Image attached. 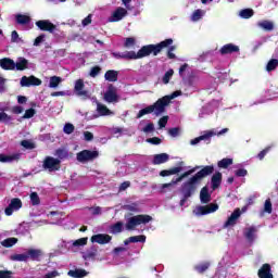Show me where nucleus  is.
Wrapping results in <instances>:
<instances>
[{
  "label": "nucleus",
  "instance_id": "obj_1",
  "mask_svg": "<svg viewBox=\"0 0 278 278\" xmlns=\"http://www.w3.org/2000/svg\"><path fill=\"white\" fill-rule=\"evenodd\" d=\"M173 45V38L165 39L156 45L142 46L141 49L136 53V51H130V56L132 60H142V58H149V55H160L164 49Z\"/></svg>",
  "mask_w": 278,
  "mask_h": 278
},
{
  "label": "nucleus",
  "instance_id": "obj_2",
  "mask_svg": "<svg viewBox=\"0 0 278 278\" xmlns=\"http://www.w3.org/2000/svg\"><path fill=\"white\" fill-rule=\"evenodd\" d=\"M214 165H205L203 166L197 174L191 176L187 184L191 185L193 188L197 189V186L205 179V177H210V175H214Z\"/></svg>",
  "mask_w": 278,
  "mask_h": 278
},
{
  "label": "nucleus",
  "instance_id": "obj_3",
  "mask_svg": "<svg viewBox=\"0 0 278 278\" xmlns=\"http://www.w3.org/2000/svg\"><path fill=\"white\" fill-rule=\"evenodd\" d=\"M153 220V217L151 215H136L130 217L126 223V229L127 231H134L138 225H147L148 223H151Z\"/></svg>",
  "mask_w": 278,
  "mask_h": 278
},
{
  "label": "nucleus",
  "instance_id": "obj_4",
  "mask_svg": "<svg viewBox=\"0 0 278 278\" xmlns=\"http://www.w3.org/2000/svg\"><path fill=\"white\" fill-rule=\"evenodd\" d=\"M153 112L156 116H160V114H164L166 112L162 101L159 100L154 104L141 109L137 114V118H142V116H147V114H153Z\"/></svg>",
  "mask_w": 278,
  "mask_h": 278
},
{
  "label": "nucleus",
  "instance_id": "obj_5",
  "mask_svg": "<svg viewBox=\"0 0 278 278\" xmlns=\"http://www.w3.org/2000/svg\"><path fill=\"white\" fill-rule=\"evenodd\" d=\"M99 157V151L97 150H83L76 154V160L80 164H86L88 162H94Z\"/></svg>",
  "mask_w": 278,
  "mask_h": 278
},
{
  "label": "nucleus",
  "instance_id": "obj_6",
  "mask_svg": "<svg viewBox=\"0 0 278 278\" xmlns=\"http://www.w3.org/2000/svg\"><path fill=\"white\" fill-rule=\"evenodd\" d=\"M86 85L84 84V79L79 78L75 81L74 92L76 97H80L84 101H88L92 97L89 90H86Z\"/></svg>",
  "mask_w": 278,
  "mask_h": 278
},
{
  "label": "nucleus",
  "instance_id": "obj_7",
  "mask_svg": "<svg viewBox=\"0 0 278 278\" xmlns=\"http://www.w3.org/2000/svg\"><path fill=\"white\" fill-rule=\"evenodd\" d=\"M62 161L60 159H55L53 156H46L42 163L43 170H49V173H55V170H60Z\"/></svg>",
  "mask_w": 278,
  "mask_h": 278
},
{
  "label": "nucleus",
  "instance_id": "obj_8",
  "mask_svg": "<svg viewBox=\"0 0 278 278\" xmlns=\"http://www.w3.org/2000/svg\"><path fill=\"white\" fill-rule=\"evenodd\" d=\"M103 99L106 103H118V89H116L114 85L110 84L104 92Z\"/></svg>",
  "mask_w": 278,
  "mask_h": 278
},
{
  "label": "nucleus",
  "instance_id": "obj_9",
  "mask_svg": "<svg viewBox=\"0 0 278 278\" xmlns=\"http://www.w3.org/2000/svg\"><path fill=\"white\" fill-rule=\"evenodd\" d=\"M182 199L180 200V206L184 207L186 205V201L192 197L197 192V187L189 185L188 181H185L181 185Z\"/></svg>",
  "mask_w": 278,
  "mask_h": 278
},
{
  "label": "nucleus",
  "instance_id": "obj_10",
  "mask_svg": "<svg viewBox=\"0 0 278 278\" xmlns=\"http://www.w3.org/2000/svg\"><path fill=\"white\" fill-rule=\"evenodd\" d=\"M218 210V204L216 203H211L207 205H199L193 210V214L195 216H205L207 214H214Z\"/></svg>",
  "mask_w": 278,
  "mask_h": 278
},
{
  "label": "nucleus",
  "instance_id": "obj_11",
  "mask_svg": "<svg viewBox=\"0 0 278 278\" xmlns=\"http://www.w3.org/2000/svg\"><path fill=\"white\" fill-rule=\"evenodd\" d=\"M21 86L22 88H29L31 86H42V80L34 75L27 77L23 76L21 78Z\"/></svg>",
  "mask_w": 278,
  "mask_h": 278
},
{
  "label": "nucleus",
  "instance_id": "obj_12",
  "mask_svg": "<svg viewBox=\"0 0 278 278\" xmlns=\"http://www.w3.org/2000/svg\"><path fill=\"white\" fill-rule=\"evenodd\" d=\"M35 25L41 31H49L50 34H53V31L56 29L55 24L51 23L49 20H39L35 23Z\"/></svg>",
  "mask_w": 278,
  "mask_h": 278
},
{
  "label": "nucleus",
  "instance_id": "obj_13",
  "mask_svg": "<svg viewBox=\"0 0 278 278\" xmlns=\"http://www.w3.org/2000/svg\"><path fill=\"white\" fill-rule=\"evenodd\" d=\"M21 207H23V201L18 198H13L4 210L5 216H12V214H14V210L18 211Z\"/></svg>",
  "mask_w": 278,
  "mask_h": 278
},
{
  "label": "nucleus",
  "instance_id": "obj_14",
  "mask_svg": "<svg viewBox=\"0 0 278 278\" xmlns=\"http://www.w3.org/2000/svg\"><path fill=\"white\" fill-rule=\"evenodd\" d=\"M257 276L258 278H275V276H273V267L270 264H263L257 271Z\"/></svg>",
  "mask_w": 278,
  "mask_h": 278
},
{
  "label": "nucleus",
  "instance_id": "obj_15",
  "mask_svg": "<svg viewBox=\"0 0 278 278\" xmlns=\"http://www.w3.org/2000/svg\"><path fill=\"white\" fill-rule=\"evenodd\" d=\"M91 242L97 244H110L112 242V236L108 233H98L91 237Z\"/></svg>",
  "mask_w": 278,
  "mask_h": 278
},
{
  "label": "nucleus",
  "instance_id": "obj_16",
  "mask_svg": "<svg viewBox=\"0 0 278 278\" xmlns=\"http://www.w3.org/2000/svg\"><path fill=\"white\" fill-rule=\"evenodd\" d=\"M240 216H242V211H240V208H236L225 222L224 227H233V225L238 223V218H240Z\"/></svg>",
  "mask_w": 278,
  "mask_h": 278
},
{
  "label": "nucleus",
  "instance_id": "obj_17",
  "mask_svg": "<svg viewBox=\"0 0 278 278\" xmlns=\"http://www.w3.org/2000/svg\"><path fill=\"white\" fill-rule=\"evenodd\" d=\"M239 52H240V47H238V46H236L233 43L224 45L219 49L220 55H229L231 53H239Z\"/></svg>",
  "mask_w": 278,
  "mask_h": 278
},
{
  "label": "nucleus",
  "instance_id": "obj_18",
  "mask_svg": "<svg viewBox=\"0 0 278 278\" xmlns=\"http://www.w3.org/2000/svg\"><path fill=\"white\" fill-rule=\"evenodd\" d=\"M0 67L2 71H16V62L10 58H3L0 60Z\"/></svg>",
  "mask_w": 278,
  "mask_h": 278
},
{
  "label": "nucleus",
  "instance_id": "obj_19",
  "mask_svg": "<svg viewBox=\"0 0 278 278\" xmlns=\"http://www.w3.org/2000/svg\"><path fill=\"white\" fill-rule=\"evenodd\" d=\"M124 16H127V9L119 7L113 12L111 23H118V21H123Z\"/></svg>",
  "mask_w": 278,
  "mask_h": 278
},
{
  "label": "nucleus",
  "instance_id": "obj_20",
  "mask_svg": "<svg viewBox=\"0 0 278 278\" xmlns=\"http://www.w3.org/2000/svg\"><path fill=\"white\" fill-rule=\"evenodd\" d=\"M169 160L170 155H168L167 153H160L153 156L152 164L154 166H160V164H166V162H168Z\"/></svg>",
  "mask_w": 278,
  "mask_h": 278
},
{
  "label": "nucleus",
  "instance_id": "obj_21",
  "mask_svg": "<svg viewBox=\"0 0 278 278\" xmlns=\"http://www.w3.org/2000/svg\"><path fill=\"white\" fill-rule=\"evenodd\" d=\"M201 169V166L197 165L193 168L182 173L180 176L177 178H173V184H179L186 179V177H190V175H193V173H197V170Z\"/></svg>",
  "mask_w": 278,
  "mask_h": 278
},
{
  "label": "nucleus",
  "instance_id": "obj_22",
  "mask_svg": "<svg viewBox=\"0 0 278 278\" xmlns=\"http://www.w3.org/2000/svg\"><path fill=\"white\" fill-rule=\"evenodd\" d=\"M223 184V173L216 172L213 174L211 178V186L213 190H216L217 188H220V185Z\"/></svg>",
  "mask_w": 278,
  "mask_h": 278
},
{
  "label": "nucleus",
  "instance_id": "obj_23",
  "mask_svg": "<svg viewBox=\"0 0 278 278\" xmlns=\"http://www.w3.org/2000/svg\"><path fill=\"white\" fill-rule=\"evenodd\" d=\"M184 168L181 166L172 167L169 169H163L160 172L161 177H170V175H179Z\"/></svg>",
  "mask_w": 278,
  "mask_h": 278
},
{
  "label": "nucleus",
  "instance_id": "obj_24",
  "mask_svg": "<svg viewBox=\"0 0 278 278\" xmlns=\"http://www.w3.org/2000/svg\"><path fill=\"white\" fill-rule=\"evenodd\" d=\"M255 233H257V228L251 226L244 229L243 236L248 239V242H253L255 240Z\"/></svg>",
  "mask_w": 278,
  "mask_h": 278
},
{
  "label": "nucleus",
  "instance_id": "obj_25",
  "mask_svg": "<svg viewBox=\"0 0 278 278\" xmlns=\"http://www.w3.org/2000/svg\"><path fill=\"white\" fill-rule=\"evenodd\" d=\"M29 68V61L23 56L18 58L15 63V71H27Z\"/></svg>",
  "mask_w": 278,
  "mask_h": 278
},
{
  "label": "nucleus",
  "instance_id": "obj_26",
  "mask_svg": "<svg viewBox=\"0 0 278 278\" xmlns=\"http://www.w3.org/2000/svg\"><path fill=\"white\" fill-rule=\"evenodd\" d=\"M18 160H21V154L20 153H15V154H12V155H5L3 153L0 154V162L2 164L18 161Z\"/></svg>",
  "mask_w": 278,
  "mask_h": 278
},
{
  "label": "nucleus",
  "instance_id": "obj_27",
  "mask_svg": "<svg viewBox=\"0 0 278 278\" xmlns=\"http://www.w3.org/2000/svg\"><path fill=\"white\" fill-rule=\"evenodd\" d=\"M200 201L201 203H210V201H212V194H210V189L207 187L201 189Z\"/></svg>",
  "mask_w": 278,
  "mask_h": 278
},
{
  "label": "nucleus",
  "instance_id": "obj_28",
  "mask_svg": "<svg viewBox=\"0 0 278 278\" xmlns=\"http://www.w3.org/2000/svg\"><path fill=\"white\" fill-rule=\"evenodd\" d=\"M33 262H40V257H42V250L29 249L26 253Z\"/></svg>",
  "mask_w": 278,
  "mask_h": 278
},
{
  "label": "nucleus",
  "instance_id": "obj_29",
  "mask_svg": "<svg viewBox=\"0 0 278 278\" xmlns=\"http://www.w3.org/2000/svg\"><path fill=\"white\" fill-rule=\"evenodd\" d=\"M179 94H181V92L174 91L170 96H164L163 98H160L159 100L161 101V103H163L164 110H166V106L170 104V100L176 99V97H178Z\"/></svg>",
  "mask_w": 278,
  "mask_h": 278
},
{
  "label": "nucleus",
  "instance_id": "obj_30",
  "mask_svg": "<svg viewBox=\"0 0 278 278\" xmlns=\"http://www.w3.org/2000/svg\"><path fill=\"white\" fill-rule=\"evenodd\" d=\"M97 112L99 116H112V111L105 104L100 102L97 103Z\"/></svg>",
  "mask_w": 278,
  "mask_h": 278
},
{
  "label": "nucleus",
  "instance_id": "obj_31",
  "mask_svg": "<svg viewBox=\"0 0 278 278\" xmlns=\"http://www.w3.org/2000/svg\"><path fill=\"white\" fill-rule=\"evenodd\" d=\"M212 136H215L214 131L210 130L207 132H205L204 135H201L198 138H194L190 141V144L194 146V144H199V142H201V140H210L212 138Z\"/></svg>",
  "mask_w": 278,
  "mask_h": 278
},
{
  "label": "nucleus",
  "instance_id": "obj_32",
  "mask_svg": "<svg viewBox=\"0 0 278 278\" xmlns=\"http://www.w3.org/2000/svg\"><path fill=\"white\" fill-rule=\"evenodd\" d=\"M54 155L60 162H62V160H68V150L66 148H59L55 150Z\"/></svg>",
  "mask_w": 278,
  "mask_h": 278
},
{
  "label": "nucleus",
  "instance_id": "obj_33",
  "mask_svg": "<svg viewBox=\"0 0 278 278\" xmlns=\"http://www.w3.org/2000/svg\"><path fill=\"white\" fill-rule=\"evenodd\" d=\"M104 79L106 81H112V83L118 81V72L114 70L106 71L104 74Z\"/></svg>",
  "mask_w": 278,
  "mask_h": 278
},
{
  "label": "nucleus",
  "instance_id": "obj_34",
  "mask_svg": "<svg viewBox=\"0 0 278 278\" xmlns=\"http://www.w3.org/2000/svg\"><path fill=\"white\" fill-rule=\"evenodd\" d=\"M68 277L73 278H84L88 276V271L86 269H72L67 273Z\"/></svg>",
  "mask_w": 278,
  "mask_h": 278
},
{
  "label": "nucleus",
  "instance_id": "obj_35",
  "mask_svg": "<svg viewBox=\"0 0 278 278\" xmlns=\"http://www.w3.org/2000/svg\"><path fill=\"white\" fill-rule=\"evenodd\" d=\"M29 23H31V17H29V15H23V14L16 15L17 25H29Z\"/></svg>",
  "mask_w": 278,
  "mask_h": 278
},
{
  "label": "nucleus",
  "instance_id": "obj_36",
  "mask_svg": "<svg viewBox=\"0 0 278 278\" xmlns=\"http://www.w3.org/2000/svg\"><path fill=\"white\" fill-rule=\"evenodd\" d=\"M130 53H131V51H127V52H124V53H121V52H112V55H113V58H115L116 60H134L132 58H129V56H130Z\"/></svg>",
  "mask_w": 278,
  "mask_h": 278
},
{
  "label": "nucleus",
  "instance_id": "obj_37",
  "mask_svg": "<svg viewBox=\"0 0 278 278\" xmlns=\"http://www.w3.org/2000/svg\"><path fill=\"white\" fill-rule=\"evenodd\" d=\"M16 242H18V239L12 237V238H7L4 239L1 244L2 247H4L5 249H10L12 247H14V244H16Z\"/></svg>",
  "mask_w": 278,
  "mask_h": 278
},
{
  "label": "nucleus",
  "instance_id": "obj_38",
  "mask_svg": "<svg viewBox=\"0 0 278 278\" xmlns=\"http://www.w3.org/2000/svg\"><path fill=\"white\" fill-rule=\"evenodd\" d=\"M258 27H262L265 31H273L275 29V24H273V22L263 21L258 23Z\"/></svg>",
  "mask_w": 278,
  "mask_h": 278
},
{
  "label": "nucleus",
  "instance_id": "obj_39",
  "mask_svg": "<svg viewBox=\"0 0 278 278\" xmlns=\"http://www.w3.org/2000/svg\"><path fill=\"white\" fill-rule=\"evenodd\" d=\"M278 67V60L277 59H270L266 65L267 73H273V71H276Z\"/></svg>",
  "mask_w": 278,
  "mask_h": 278
},
{
  "label": "nucleus",
  "instance_id": "obj_40",
  "mask_svg": "<svg viewBox=\"0 0 278 278\" xmlns=\"http://www.w3.org/2000/svg\"><path fill=\"white\" fill-rule=\"evenodd\" d=\"M110 233H113V235L123 233V222H117L114 225H112Z\"/></svg>",
  "mask_w": 278,
  "mask_h": 278
},
{
  "label": "nucleus",
  "instance_id": "obj_41",
  "mask_svg": "<svg viewBox=\"0 0 278 278\" xmlns=\"http://www.w3.org/2000/svg\"><path fill=\"white\" fill-rule=\"evenodd\" d=\"M62 84V77L60 76H52L50 77L49 88H58Z\"/></svg>",
  "mask_w": 278,
  "mask_h": 278
},
{
  "label": "nucleus",
  "instance_id": "obj_42",
  "mask_svg": "<svg viewBox=\"0 0 278 278\" xmlns=\"http://www.w3.org/2000/svg\"><path fill=\"white\" fill-rule=\"evenodd\" d=\"M233 164V159H223L218 161L217 166L218 168H229Z\"/></svg>",
  "mask_w": 278,
  "mask_h": 278
},
{
  "label": "nucleus",
  "instance_id": "obj_43",
  "mask_svg": "<svg viewBox=\"0 0 278 278\" xmlns=\"http://www.w3.org/2000/svg\"><path fill=\"white\" fill-rule=\"evenodd\" d=\"M208 268L210 262H205L194 266V270H197V273H199L200 275H203V273H205V270H207Z\"/></svg>",
  "mask_w": 278,
  "mask_h": 278
},
{
  "label": "nucleus",
  "instance_id": "obj_44",
  "mask_svg": "<svg viewBox=\"0 0 278 278\" xmlns=\"http://www.w3.org/2000/svg\"><path fill=\"white\" fill-rule=\"evenodd\" d=\"M12 262H27L29 260V255L26 254H13L11 255Z\"/></svg>",
  "mask_w": 278,
  "mask_h": 278
},
{
  "label": "nucleus",
  "instance_id": "obj_45",
  "mask_svg": "<svg viewBox=\"0 0 278 278\" xmlns=\"http://www.w3.org/2000/svg\"><path fill=\"white\" fill-rule=\"evenodd\" d=\"M253 14H255L253 9H243L240 11L241 18H251V16H253Z\"/></svg>",
  "mask_w": 278,
  "mask_h": 278
},
{
  "label": "nucleus",
  "instance_id": "obj_46",
  "mask_svg": "<svg viewBox=\"0 0 278 278\" xmlns=\"http://www.w3.org/2000/svg\"><path fill=\"white\" fill-rule=\"evenodd\" d=\"M129 241L132 242V243H136V242H147V236L144 235H139V236H132V237H129Z\"/></svg>",
  "mask_w": 278,
  "mask_h": 278
},
{
  "label": "nucleus",
  "instance_id": "obj_47",
  "mask_svg": "<svg viewBox=\"0 0 278 278\" xmlns=\"http://www.w3.org/2000/svg\"><path fill=\"white\" fill-rule=\"evenodd\" d=\"M173 75H175V71L173 68L168 70L163 76V84H169Z\"/></svg>",
  "mask_w": 278,
  "mask_h": 278
},
{
  "label": "nucleus",
  "instance_id": "obj_48",
  "mask_svg": "<svg viewBox=\"0 0 278 278\" xmlns=\"http://www.w3.org/2000/svg\"><path fill=\"white\" fill-rule=\"evenodd\" d=\"M30 203L31 205H40V195H38V192L30 193Z\"/></svg>",
  "mask_w": 278,
  "mask_h": 278
},
{
  "label": "nucleus",
  "instance_id": "obj_49",
  "mask_svg": "<svg viewBox=\"0 0 278 278\" xmlns=\"http://www.w3.org/2000/svg\"><path fill=\"white\" fill-rule=\"evenodd\" d=\"M86 244H88V238L87 237L77 239L73 242V247H86Z\"/></svg>",
  "mask_w": 278,
  "mask_h": 278
},
{
  "label": "nucleus",
  "instance_id": "obj_50",
  "mask_svg": "<svg viewBox=\"0 0 278 278\" xmlns=\"http://www.w3.org/2000/svg\"><path fill=\"white\" fill-rule=\"evenodd\" d=\"M21 147H24V149L31 150V149H36V143L25 139L21 141Z\"/></svg>",
  "mask_w": 278,
  "mask_h": 278
},
{
  "label": "nucleus",
  "instance_id": "obj_51",
  "mask_svg": "<svg viewBox=\"0 0 278 278\" xmlns=\"http://www.w3.org/2000/svg\"><path fill=\"white\" fill-rule=\"evenodd\" d=\"M203 17V11L201 9H198L193 12L192 16H191V21H201V18Z\"/></svg>",
  "mask_w": 278,
  "mask_h": 278
},
{
  "label": "nucleus",
  "instance_id": "obj_52",
  "mask_svg": "<svg viewBox=\"0 0 278 278\" xmlns=\"http://www.w3.org/2000/svg\"><path fill=\"white\" fill-rule=\"evenodd\" d=\"M63 131H64V134H67V136H71V134H73V131H75V126L71 123H67L64 125Z\"/></svg>",
  "mask_w": 278,
  "mask_h": 278
},
{
  "label": "nucleus",
  "instance_id": "obj_53",
  "mask_svg": "<svg viewBox=\"0 0 278 278\" xmlns=\"http://www.w3.org/2000/svg\"><path fill=\"white\" fill-rule=\"evenodd\" d=\"M142 131L144 134H153V131H155V125L153 123H149L142 128Z\"/></svg>",
  "mask_w": 278,
  "mask_h": 278
},
{
  "label": "nucleus",
  "instance_id": "obj_54",
  "mask_svg": "<svg viewBox=\"0 0 278 278\" xmlns=\"http://www.w3.org/2000/svg\"><path fill=\"white\" fill-rule=\"evenodd\" d=\"M264 212L267 214H273V202H270V199H267L264 204Z\"/></svg>",
  "mask_w": 278,
  "mask_h": 278
},
{
  "label": "nucleus",
  "instance_id": "obj_55",
  "mask_svg": "<svg viewBox=\"0 0 278 278\" xmlns=\"http://www.w3.org/2000/svg\"><path fill=\"white\" fill-rule=\"evenodd\" d=\"M36 116V109H28L25 111L23 118H34Z\"/></svg>",
  "mask_w": 278,
  "mask_h": 278
},
{
  "label": "nucleus",
  "instance_id": "obj_56",
  "mask_svg": "<svg viewBox=\"0 0 278 278\" xmlns=\"http://www.w3.org/2000/svg\"><path fill=\"white\" fill-rule=\"evenodd\" d=\"M99 73H101V67L99 65H96L91 67L89 75L90 77H97Z\"/></svg>",
  "mask_w": 278,
  "mask_h": 278
},
{
  "label": "nucleus",
  "instance_id": "obj_57",
  "mask_svg": "<svg viewBox=\"0 0 278 278\" xmlns=\"http://www.w3.org/2000/svg\"><path fill=\"white\" fill-rule=\"evenodd\" d=\"M125 210H127L128 212H140V208H138L137 203L125 205Z\"/></svg>",
  "mask_w": 278,
  "mask_h": 278
},
{
  "label": "nucleus",
  "instance_id": "obj_58",
  "mask_svg": "<svg viewBox=\"0 0 278 278\" xmlns=\"http://www.w3.org/2000/svg\"><path fill=\"white\" fill-rule=\"evenodd\" d=\"M97 257V249H93V251H87L85 254V260H94Z\"/></svg>",
  "mask_w": 278,
  "mask_h": 278
},
{
  "label": "nucleus",
  "instance_id": "obj_59",
  "mask_svg": "<svg viewBox=\"0 0 278 278\" xmlns=\"http://www.w3.org/2000/svg\"><path fill=\"white\" fill-rule=\"evenodd\" d=\"M236 177H247L249 172L245 168H239L235 172Z\"/></svg>",
  "mask_w": 278,
  "mask_h": 278
},
{
  "label": "nucleus",
  "instance_id": "obj_60",
  "mask_svg": "<svg viewBox=\"0 0 278 278\" xmlns=\"http://www.w3.org/2000/svg\"><path fill=\"white\" fill-rule=\"evenodd\" d=\"M146 142H149V144H162V139H160L159 137H152L148 138Z\"/></svg>",
  "mask_w": 278,
  "mask_h": 278
},
{
  "label": "nucleus",
  "instance_id": "obj_61",
  "mask_svg": "<svg viewBox=\"0 0 278 278\" xmlns=\"http://www.w3.org/2000/svg\"><path fill=\"white\" fill-rule=\"evenodd\" d=\"M167 124H168V116H163L159 119V127L161 129H164V127H166Z\"/></svg>",
  "mask_w": 278,
  "mask_h": 278
},
{
  "label": "nucleus",
  "instance_id": "obj_62",
  "mask_svg": "<svg viewBox=\"0 0 278 278\" xmlns=\"http://www.w3.org/2000/svg\"><path fill=\"white\" fill-rule=\"evenodd\" d=\"M134 45H136V39L134 37L126 38L124 47L129 48L134 47Z\"/></svg>",
  "mask_w": 278,
  "mask_h": 278
},
{
  "label": "nucleus",
  "instance_id": "obj_63",
  "mask_svg": "<svg viewBox=\"0 0 278 278\" xmlns=\"http://www.w3.org/2000/svg\"><path fill=\"white\" fill-rule=\"evenodd\" d=\"M168 134L172 138H177L179 136V127L169 128Z\"/></svg>",
  "mask_w": 278,
  "mask_h": 278
},
{
  "label": "nucleus",
  "instance_id": "obj_64",
  "mask_svg": "<svg viewBox=\"0 0 278 278\" xmlns=\"http://www.w3.org/2000/svg\"><path fill=\"white\" fill-rule=\"evenodd\" d=\"M0 278H12V270H0Z\"/></svg>",
  "mask_w": 278,
  "mask_h": 278
}]
</instances>
